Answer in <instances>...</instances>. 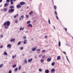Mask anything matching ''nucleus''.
Listing matches in <instances>:
<instances>
[{
    "mask_svg": "<svg viewBox=\"0 0 73 73\" xmlns=\"http://www.w3.org/2000/svg\"><path fill=\"white\" fill-rule=\"evenodd\" d=\"M10 22L9 21H7V22H6L4 23V26H5L6 25L7 26H9L10 25Z\"/></svg>",
    "mask_w": 73,
    "mask_h": 73,
    "instance_id": "nucleus-1",
    "label": "nucleus"
},
{
    "mask_svg": "<svg viewBox=\"0 0 73 73\" xmlns=\"http://www.w3.org/2000/svg\"><path fill=\"white\" fill-rule=\"evenodd\" d=\"M13 12H14V9H9V12L10 13H12Z\"/></svg>",
    "mask_w": 73,
    "mask_h": 73,
    "instance_id": "nucleus-2",
    "label": "nucleus"
},
{
    "mask_svg": "<svg viewBox=\"0 0 73 73\" xmlns=\"http://www.w3.org/2000/svg\"><path fill=\"white\" fill-rule=\"evenodd\" d=\"M24 19V16L22 15L19 18V20H23Z\"/></svg>",
    "mask_w": 73,
    "mask_h": 73,
    "instance_id": "nucleus-3",
    "label": "nucleus"
},
{
    "mask_svg": "<svg viewBox=\"0 0 73 73\" xmlns=\"http://www.w3.org/2000/svg\"><path fill=\"white\" fill-rule=\"evenodd\" d=\"M10 42H15V39L14 38H11L10 40Z\"/></svg>",
    "mask_w": 73,
    "mask_h": 73,
    "instance_id": "nucleus-4",
    "label": "nucleus"
},
{
    "mask_svg": "<svg viewBox=\"0 0 73 73\" xmlns=\"http://www.w3.org/2000/svg\"><path fill=\"white\" fill-rule=\"evenodd\" d=\"M11 46H12V45H11V44H9L7 45V48H11Z\"/></svg>",
    "mask_w": 73,
    "mask_h": 73,
    "instance_id": "nucleus-5",
    "label": "nucleus"
},
{
    "mask_svg": "<svg viewBox=\"0 0 73 73\" xmlns=\"http://www.w3.org/2000/svg\"><path fill=\"white\" fill-rule=\"evenodd\" d=\"M52 58H47V61L48 62H50L51 61Z\"/></svg>",
    "mask_w": 73,
    "mask_h": 73,
    "instance_id": "nucleus-6",
    "label": "nucleus"
},
{
    "mask_svg": "<svg viewBox=\"0 0 73 73\" xmlns=\"http://www.w3.org/2000/svg\"><path fill=\"white\" fill-rule=\"evenodd\" d=\"M9 5L8 4V3H6L4 5V7H7L8 6V5Z\"/></svg>",
    "mask_w": 73,
    "mask_h": 73,
    "instance_id": "nucleus-7",
    "label": "nucleus"
},
{
    "mask_svg": "<svg viewBox=\"0 0 73 73\" xmlns=\"http://www.w3.org/2000/svg\"><path fill=\"white\" fill-rule=\"evenodd\" d=\"M13 1H15L16 0H11L10 3H11V4H13Z\"/></svg>",
    "mask_w": 73,
    "mask_h": 73,
    "instance_id": "nucleus-8",
    "label": "nucleus"
},
{
    "mask_svg": "<svg viewBox=\"0 0 73 73\" xmlns=\"http://www.w3.org/2000/svg\"><path fill=\"white\" fill-rule=\"evenodd\" d=\"M33 11H31L29 13V15H32L33 13Z\"/></svg>",
    "mask_w": 73,
    "mask_h": 73,
    "instance_id": "nucleus-9",
    "label": "nucleus"
},
{
    "mask_svg": "<svg viewBox=\"0 0 73 73\" xmlns=\"http://www.w3.org/2000/svg\"><path fill=\"white\" fill-rule=\"evenodd\" d=\"M60 58H61V56H59L57 57V59L58 60H59Z\"/></svg>",
    "mask_w": 73,
    "mask_h": 73,
    "instance_id": "nucleus-10",
    "label": "nucleus"
},
{
    "mask_svg": "<svg viewBox=\"0 0 73 73\" xmlns=\"http://www.w3.org/2000/svg\"><path fill=\"white\" fill-rule=\"evenodd\" d=\"M33 60V59L32 58H31V59H29L28 60V62H32V61Z\"/></svg>",
    "mask_w": 73,
    "mask_h": 73,
    "instance_id": "nucleus-11",
    "label": "nucleus"
},
{
    "mask_svg": "<svg viewBox=\"0 0 73 73\" xmlns=\"http://www.w3.org/2000/svg\"><path fill=\"white\" fill-rule=\"evenodd\" d=\"M36 50V48L34 47L32 49V50L33 51H35Z\"/></svg>",
    "mask_w": 73,
    "mask_h": 73,
    "instance_id": "nucleus-12",
    "label": "nucleus"
},
{
    "mask_svg": "<svg viewBox=\"0 0 73 73\" xmlns=\"http://www.w3.org/2000/svg\"><path fill=\"white\" fill-rule=\"evenodd\" d=\"M24 29V27H23V28L22 27H20V30L21 31L22 30V31H23Z\"/></svg>",
    "mask_w": 73,
    "mask_h": 73,
    "instance_id": "nucleus-13",
    "label": "nucleus"
},
{
    "mask_svg": "<svg viewBox=\"0 0 73 73\" xmlns=\"http://www.w3.org/2000/svg\"><path fill=\"white\" fill-rule=\"evenodd\" d=\"M21 7V6L20 5H17V8H20Z\"/></svg>",
    "mask_w": 73,
    "mask_h": 73,
    "instance_id": "nucleus-14",
    "label": "nucleus"
},
{
    "mask_svg": "<svg viewBox=\"0 0 73 73\" xmlns=\"http://www.w3.org/2000/svg\"><path fill=\"white\" fill-rule=\"evenodd\" d=\"M25 2H20V4H21V5H24V4H25Z\"/></svg>",
    "mask_w": 73,
    "mask_h": 73,
    "instance_id": "nucleus-15",
    "label": "nucleus"
},
{
    "mask_svg": "<svg viewBox=\"0 0 73 73\" xmlns=\"http://www.w3.org/2000/svg\"><path fill=\"white\" fill-rule=\"evenodd\" d=\"M44 60L43 59H41L40 60V62H41V63H42V62H44Z\"/></svg>",
    "mask_w": 73,
    "mask_h": 73,
    "instance_id": "nucleus-16",
    "label": "nucleus"
},
{
    "mask_svg": "<svg viewBox=\"0 0 73 73\" xmlns=\"http://www.w3.org/2000/svg\"><path fill=\"white\" fill-rule=\"evenodd\" d=\"M51 72H55V69L54 68L52 69L51 70Z\"/></svg>",
    "mask_w": 73,
    "mask_h": 73,
    "instance_id": "nucleus-17",
    "label": "nucleus"
},
{
    "mask_svg": "<svg viewBox=\"0 0 73 73\" xmlns=\"http://www.w3.org/2000/svg\"><path fill=\"white\" fill-rule=\"evenodd\" d=\"M27 40H24V44H26L27 43Z\"/></svg>",
    "mask_w": 73,
    "mask_h": 73,
    "instance_id": "nucleus-18",
    "label": "nucleus"
},
{
    "mask_svg": "<svg viewBox=\"0 0 73 73\" xmlns=\"http://www.w3.org/2000/svg\"><path fill=\"white\" fill-rule=\"evenodd\" d=\"M45 73H49V70H45Z\"/></svg>",
    "mask_w": 73,
    "mask_h": 73,
    "instance_id": "nucleus-19",
    "label": "nucleus"
},
{
    "mask_svg": "<svg viewBox=\"0 0 73 73\" xmlns=\"http://www.w3.org/2000/svg\"><path fill=\"white\" fill-rule=\"evenodd\" d=\"M17 66V65H16V64L13 65V68H15Z\"/></svg>",
    "mask_w": 73,
    "mask_h": 73,
    "instance_id": "nucleus-20",
    "label": "nucleus"
},
{
    "mask_svg": "<svg viewBox=\"0 0 73 73\" xmlns=\"http://www.w3.org/2000/svg\"><path fill=\"white\" fill-rule=\"evenodd\" d=\"M27 27H32V25L31 24H29L27 25Z\"/></svg>",
    "mask_w": 73,
    "mask_h": 73,
    "instance_id": "nucleus-21",
    "label": "nucleus"
},
{
    "mask_svg": "<svg viewBox=\"0 0 73 73\" xmlns=\"http://www.w3.org/2000/svg\"><path fill=\"white\" fill-rule=\"evenodd\" d=\"M15 8V6H11L10 7V8L11 9H12V8Z\"/></svg>",
    "mask_w": 73,
    "mask_h": 73,
    "instance_id": "nucleus-22",
    "label": "nucleus"
},
{
    "mask_svg": "<svg viewBox=\"0 0 73 73\" xmlns=\"http://www.w3.org/2000/svg\"><path fill=\"white\" fill-rule=\"evenodd\" d=\"M4 54H5V55H6V56H7V52H6V51H5L4 52Z\"/></svg>",
    "mask_w": 73,
    "mask_h": 73,
    "instance_id": "nucleus-23",
    "label": "nucleus"
},
{
    "mask_svg": "<svg viewBox=\"0 0 73 73\" xmlns=\"http://www.w3.org/2000/svg\"><path fill=\"white\" fill-rule=\"evenodd\" d=\"M16 55H15V56H13L12 57V58H13L14 59L15 58H16Z\"/></svg>",
    "mask_w": 73,
    "mask_h": 73,
    "instance_id": "nucleus-24",
    "label": "nucleus"
},
{
    "mask_svg": "<svg viewBox=\"0 0 73 73\" xmlns=\"http://www.w3.org/2000/svg\"><path fill=\"white\" fill-rule=\"evenodd\" d=\"M4 11V12H6V11H7V8H5L3 10Z\"/></svg>",
    "mask_w": 73,
    "mask_h": 73,
    "instance_id": "nucleus-25",
    "label": "nucleus"
},
{
    "mask_svg": "<svg viewBox=\"0 0 73 73\" xmlns=\"http://www.w3.org/2000/svg\"><path fill=\"white\" fill-rule=\"evenodd\" d=\"M21 42H19L17 43V45H20V44H21Z\"/></svg>",
    "mask_w": 73,
    "mask_h": 73,
    "instance_id": "nucleus-26",
    "label": "nucleus"
},
{
    "mask_svg": "<svg viewBox=\"0 0 73 73\" xmlns=\"http://www.w3.org/2000/svg\"><path fill=\"white\" fill-rule=\"evenodd\" d=\"M55 64V63H54V62H53L52 64V66H54Z\"/></svg>",
    "mask_w": 73,
    "mask_h": 73,
    "instance_id": "nucleus-27",
    "label": "nucleus"
},
{
    "mask_svg": "<svg viewBox=\"0 0 73 73\" xmlns=\"http://www.w3.org/2000/svg\"><path fill=\"white\" fill-rule=\"evenodd\" d=\"M25 63L26 64H27V60L26 59H25Z\"/></svg>",
    "mask_w": 73,
    "mask_h": 73,
    "instance_id": "nucleus-28",
    "label": "nucleus"
},
{
    "mask_svg": "<svg viewBox=\"0 0 73 73\" xmlns=\"http://www.w3.org/2000/svg\"><path fill=\"white\" fill-rule=\"evenodd\" d=\"M23 49H24V48L23 47L20 48V49L21 50H23Z\"/></svg>",
    "mask_w": 73,
    "mask_h": 73,
    "instance_id": "nucleus-29",
    "label": "nucleus"
},
{
    "mask_svg": "<svg viewBox=\"0 0 73 73\" xmlns=\"http://www.w3.org/2000/svg\"><path fill=\"white\" fill-rule=\"evenodd\" d=\"M17 70H18V68H16L14 70V71H15L16 72V71H17Z\"/></svg>",
    "mask_w": 73,
    "mask_h": 73,
    "instance_id": "nucleus-30",
    "label": "nucleus"
},
{
    "mask_svg": "<svg viewBox=\"0 0 73 73\" xmlns=\"http://www.w3.org/2000/svg\"><path fill=\"white\" fill-rule=\"evenodd\" d=\"M5 28H6V29H8V28H9V26H7V27L6 26H5Z\"/></svg>",
    "mask_w": 73,
    "mask_h": 73,
    "instance_id": "nucleus-31",
    "label": "nucleus"
},
{
    "mask_svg": "<svg viewBox=\"0 0 73 73\" xmlns=\"http://www.w3.org/2000/svg\"><path fill=\"white\" fill-rule=\"evenodd\" d=\"M58 45L59 46H61V42H60V41H59V43H58Z\"/></svg>",
    "mask_w": 73,
    "mask_h": 73,
    "instance_id": "nucleus-32",
    "label": "nucleus"
},
{
    "mask_svg": "<svg viewBox=\"0 0 73 73\" xmlns=\"http://www.w3.org/2000/svg\"><path fill=\"white\" fill-rule=\"evenodd\" d=\"M58 45L59 46H61V42H60V41H59V43H58Z\"/></svg>",
    "mask_w": 73,
    "mask_h": 73,
    "instance_id": "nucleus-33",
    "label": "nucleus"
},
{
    "mask_svg": "<svg viewBox=\"0 0 73 73\" xmlns=\"http://www.w3.org/2000/svg\"><path fill=\"white\" fill-rule=\"evenodd\" d=\"M54 8L55 9H57V7H56L55 5H54Z\"/></svg>",
    "mask_w": 73,
    "mask_h": 73,
    "instance_id": "nucleus-34",
    "label": "nucleus"
},
{
    "mask_svg": "<svg viewBox=\"0 0 73 73\" xmlns=\"http://www.w3.org/2000/svg\"><path fill=\"white\" fill-rule=\"evenodd\" d=\"M39 72H42V69H41L40 68H39Z\"/></svg>",
    "mask_w": 73,
    "mask_h": 73,
    "instance_id": "nucleus-35",
    "label": "nucleus"
},
{
    "mask_svg": "<svg viewBox=\"0 0 73 73\" xmlns=\"http://www.w3.org/2000/svg\"><path fill=\"white\" fill-rule=\"evenodd\" d=\"M54 14L55 15H57V13L56 11H54Z\"/></svg>",
    "mask_w": 73,
    "mask_h": 73,
    "instance_id": "nucleus-36",
    "label": "nucleus"
},
{
    "mask_svg": "<svg viewBox=\"0 0 73 73\" xmlns=\"http://www.w3.org/2000/svg\"><path fill=\"white\" fill-rule=\"evenodd\" d=\"M3 64H1L0 65V68H2V66H3Z\"/></svg>",
    "mask_w": 73,
    "mask_h": 73,
    "instance_id": "nucleus-37",
    "label": "nucleus"
},
{
    "mask_svg": "<svg viewBox=\"0 0 73 73\" xmlns=\"http://www.w3.org/2000/svg\"><path fill=\"white\" fill-rule=\"evenodd\" d=\"M40 50H41L40 49H37L36 51H37V52H40Z\"/></svg>",
    "mask_w": 73,
    "mask_h": 73,
    "instance_id": "nucleus-38",
    "label": "nucleus"
},
{
    "mask_svg": "<svg viewBox=\"0 0 73 73\" xmlns=\"http://www.w3.org/2000/svg\"><path fill=\"white\" fill-rule=\"evenodd\" d=\"M31 23V21H28L27 22V24H29Z\"/></svg>",
    "mask_w": 73,
    "mask_h": 73,
    "instance_id": "nucleus-39",
    "label": "nucleus"
},
{
    "mask_svg": "<svg viewBox=\"0 0 73 73\" xmlns=\"http://www.w3.org/2000/svg\"><path fill=\"white\" fill-rule=\"evenodd\" d=\"M26 17L27 18H28V17H29V15H26Z\"/></svg>",
    "mask_w": 73,
    "mask_h": 73,
    "instance_id": "nucleus-40",
    "label": "nucleus"
},
{
    "mask_svg": "<svg viewBox=\"0 0 73 73\" xmlns=\"http://www.w3.org/2000/svg\"><path fill=\"white\" fill-rule=\"evenodd\" d=\"M21 69V66H20L19 67V70H20Z\"/></svg>",
    "mask_w": 73,
    "mask_h": 73,
    "instance_id": "nucleus-41",
    "label": "nucleus"
},
{
    "mask_svg": "<svg viewBox=\"0 0 73 73\" xmlns=\"http://www.w3.org/2000/svg\"><path fill=\"white\" fill-rule=\"evenodd\" d=\"M48 23L49 24H50V19H48Z\"/></svg>",
    "mask_w": 73,
    "mask_h": 73,
    "instance_id": "nucleus-42",
    "label": "nucleus"
},
{
    "mask_svg": "<svg viewBox=\"0 0 73 73\" xmlns=\"http://www.w3.org/2000/svg\"><path fill=\"white\" fill-rule=\"evenodd\" d=\"M9 73H12V70H10L9 72Z\"/></svg>",
    "mask_w": 73,
    "mask_h": 73,
    "instance_id": "nucleus-43",
    "label": "nucleus"
},
{
    "mask_svg": "<svg viewBox=\"0 0 73 73\" xmlns=\"http://www.w3.org/2000/svg\"><path fill=\"white\" fill-rule=\"evenodd\" d=\"M10 1V0H7L6 2L7 3H9Z\"/></svg>",
    "mask_w": 73,
    "mask_h": 73,
    "instance_id": "nucleus-44",
    "label": "nucleus"
},
{
    "mask_svg": "<svg viewBox=\"0 0 73 73\" xmlns=\"http://www.w3.org/2000/svg\"><path fill=\"white\" fill-rule=\"evenodd\" d=\"M23 38L24 39H26V38H27L25 36H24L23 37Z\"/></svg>",
    "mask_w": 73,
    "mask_h": 73,
    "instance_id": "nucleus-45",
    "label": "nucleus"
},
{
    "mask_svg": "<svg viewBox=\"0 0 73 73\" xmlns=\"http://www.w3.org/2000/svg\"><path fill=\"white\" fill-rule=\"evenodd\" d=\"M56 19L57 20L58 19V16H57V15H56Z\"/></svg>",
    "mask_w": 73,
    "mask_h": 73,
    "instance_id": "nucleus-46",
    "label": "nucleus"
},
{
    "mask_svg": "<svg viewBox=\"0 0 73 73\" xmlns=\"http://www.w3.org/2000/svg\"><path fill=\"white\" fill-rule=\"evenodd\" d=\"M44 38H48V36H44Z\"/></svg>",
    "mask_w": 73,
    "mask_h": 73,
    "instance_id": "nucleus-47",
    "label": "nucleus"
},
{
    "mask_svg": "<svg viewBox=\"0 0 73 73\" xmlns=\"http://www.w3.org/2000/svg\"><path fill=\"white\" fill-rule=\"evenodd\" d=\"M64 29L65 30V31H67V29L66 28H64Z\"/></svg>",
    "mask_w": 73,
    "mask_h": 73,
    "instance_id": "nucleus-48",
    "label": "nucleus"
},
{
    "mask_svg": "<svg viewBox=\"0 0 73 73\" xmlns=\"http://www.w3.org/2000/svg\"><path fill=\"white\" fill-rule=\"evenodd\" d=\"M45 57V55H43L42 56V58H44V57Z\"/></svg>",
    "mask_w": 73,
    "mask_h": 73,
    "instance_id": "nucleus-49",
    "label": "nucleus"
},
{
    "mask_svg": "<svg viewBox=\"0 0 73 73\" xmlns=\"http://www.w3.org/2000/svg\"><path fill=\"white\" fill-rule=\"evenodd\" d=\"M15 22L16 23H18V21H17V20L15 21Z\"/></svg>",
    "mask_w": 73,
    "mask_h": 73,
    "instance_id": "nucleus-50",
    "label": "nucleus"
},
{
    "mask_svg": "<svg viewBox=\"0 0 73 73\" xmlns=\"http://www.w3.org/2000/svg\"><path fill=\"white\" fill-rule=\"evenodd\" d=\"M3 46L2 45L1 46L0 48H3Z\"/></svg>",
    "mask_w": 73,
    "mask_h": 73,
    "instance_id": "nucleus-51",
    "label": "nucleus"
},
{
    "mask_svg": "<svg viewBox=\"0 0 73 73\" xmlns=\"http://www.w3.org/2000/svg\"><path fill=\"white\" fill-rule=\"evenodd\" d=\"M45 50H42V52H45Z\"/></svg>",
    "mask_w": 73,
    "mask_h": 73,
    "instance_id": "nucleus-52",
    "label": "nucleus"
},
{
    "mask_svg": "<svg viewBox=\"0 0 73 73\" xmlns=\"http://www.w3.org/2000/svg\"><path fill=\"white\" fill-rule=\"evenodd\" d=\"M63 53L64 54H66V52H63Z\"/></svg>",
    "mask_w": 73,
    "mask_h": 73,
    "instance_id": "nucleus-53",
    "label": "nucleus"
},
{
    "mask_svg": "<svg viewBox=\"0 0 73 73\" xmlns=\"http://www.w3.org/2000/svg\"><path fill=\"white\" fill-rule=\"evenodd\" d=\"M53 27H54V29L55 30V26H53Z\"/></svg>",
    "mask_w": 73,
    "mask_h": 73,
    "instance_id": "nucleus-54",
    "label": "nucleus"
},
{
    "mask_svg": "<svg viewBox=\"0 0 73 73\" xmlns=\"http://www.w3.org/2000/svg\"><path fill=\"white\" fill-rule=\"evenodd\" d=\"M3 35H1V38H2V37H3Z\"/></svg>",
    "mask_w": 73,
    "mask_h": 73,
    "instance_id": "nucleus-55",
    "label": "nucleus"
},
{
    "mask_svg": "<svg viewBox=\"0 0 73 73\" xmlns=\"http://www.w3.org/2000/svg\"><path fill=\"white\" fill-rule=\"evenodd\" d=\"M3 1V0H0V3H1Z\"/></svg>",
    "mask_w": 73,
    "mask_h": 73,
    "instance_id": "nucleus-56",
    "label": "nucleus"
},
{
    "mask_svg": "<svg viewBox=\"0 0 73 73\" xmlns=\"http://www.w3.org/2000/svg\"><path fill=\"white\" fill-rule=\"evenodd\" d=\"M16 16H17V17H18V16H19V14H16Z\"/></svg>",
    "mask_w": 73,
    "mask_h": 73,
    "instance_id": "nucleus-57",
    "label": "nucleus"
},
{
    "mask_svg": "<svg viewBox=\"0 0 73 73\" xmlns=\"http://www.w3.org/2000/svg\"><path fill=\"white\" fill-rule=\"evenodd\" d=\"M28 33V31H26L25 33Z\"/></svg>",
    "mask_w": 73,
    "mask_h": 73,
    "instance_id": "nucleus-58",
    "label": "nucleus"
},
{
    "mask_svg": "<svg viewBox=\"0 0 73 73\" xmlns=\"http://www.w3.org/2000/svg\"><path fill=\"white\" fill-rule=\"evenodd\" d=\"M29 8V7L27 6V7H26V9H28Z\"/></svg>",
    "mask_w": 73,
    "mask_h": 73,
    "instance_id": "nucleus-59",
    "label": "nucleus"
},
{
    "mask_svg": "<svg viewBox=\"0 0 73 73\" xmlns=\"http://www.w3.org/2000/svg\"><path fill=\"white\" fill-rule=\"evenodd\" d=\"M41 57V55H40L39 56V57Z\"/></svg>",
    "mask_w": 73,
    "mask_h": 73,
    "instance_id": "nucleus-60",
    "label": "nucleus"
},
{
    "mask_svg": "<svg viewBox=\"0 0 73 73\" xmlns=\"http://www.w3.org/2000/svg\"><path fill=\"white\" fill-rule=\"evenodd\" d=\"M35 58H37V56H35Z\"/></svg>",
    "mask_w": 73,
    "mask_h": 73,
    "instance_id": "nucleus-61",
    "label": "nucleus"
},
{
    "mask_svg": "<svg viewBox=\"0 0 73 73\" xmlns=\"http://www.w3.org/2000/svg\"><path fill=\"white\" fill-rule=\"evenodd\" d=\"M16 16H14V18H16Z\"/></svg>",
    "mask_w": 73,
    "mask_h": 73,
    "instance_id": "nucleus-62",
    "label": "nucleus"
},
{
    "mask_svg": "<svg viewBox=\"0 0 73 73\" xmlns=\"http://www.w3.org/2000/svg\"><path fill=\"white\" fill-rule=\"evenodd\" d=\"M66 59L67 60H68V61H69V59H68V58H67Z\"/></svg>",
    "mask_w": 73,
    "mask_h": 73,
    "instance_id": "nucleus-63",
    "label": "nucleus"
},
{
    "mask_svg": "<svg viewBox=\"0 0 73 73\" xmlns=\"http://www.w3.org/2000/svg\"><path fill=\"white\" fill-rule=\"evenodd\" d=\"M33 22H36V21L35 20H34L33 21Z\"/></svg>",
    "mask_w": 73,
    "mask_h": 73,
    "instance_id": "nucleus-64",
    "label": "nucleus"
}]
</instances>
